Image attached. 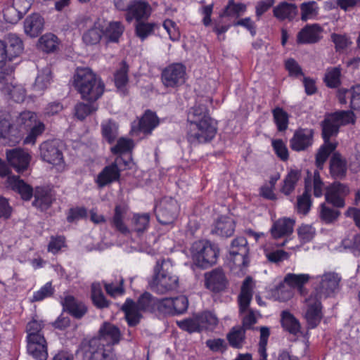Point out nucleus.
Returning <instances> with one entry per match:
<instances>
[{
	"label": "nucleus",
	"mask_w": 360,
	"mask_h": 360,
	"mask_svg": "<svg viewBox=\"0 0 360 360\" xmlns=\"http://www.w3.org/2000/svg\"><path fill=\"white\" fill-rule=\"evenodd\" d=\"M355 120V115L351 110H339L326 115L321 124L324 143L316 155V165L319 169H323L328 156L337 147V144L330 142V139L338 134L340 126L354 124Z\"/></svg>",
	"instance_id": "obj_1"
},
{
	"label": "nucleus",
	"mask_w": 360,
	"mask_h": 360,
	"mask_svg": "<svg viewBox=\"0 0 360 360\" xmlns=\"http://www.w3.org/2000/svg\"><path fill=\"white\" fill-rule=\"evenodd\" d=\"M188 132L186 138L193 145L210 141L217 134V124L210 117L205 104L197 103L187 115Z\"/></svg>",
	"instance_id": "obj_2"
},
{
	"label": "nucleus",
	"mask_w": 360,
	"mask_h": 360,
	"mask_svg": "<svg viewBox=\"0 0 360 360\" xmlns=\"http://www.w3.org/2000/svg\"><path fill=\"white\" fill-rule=\"evenodd\" d=\"M72 85L83 100L94 102L101 97L105 84L101 79L88 68H77Z\"/></svg>",
	"instance_id": "obj_3"
},
{
	"label": "nucleus",
	"mask_w": 360,
	"mask_h": 360,
	"mask_svg": "<svg viewBox=\"0 0 360 360\" xmlns=\"http://www.w3.org/2000/svg\"><path fill=\"white\" fill-rule=\"evenodd\" d=\"M158 299L150 293H143L135 302L131 299H127L122 306L124 312L125 319L130 327L137 326L143 318L141 311L153 313L156 311Z\"/></svg>",
	"instance_id": "obj_4"
},
{
	"label": "nucleus",
	"mask_w": 360,
	"mask_h": 360,
	"mask_svg": "<svg viewBox=\"0 0 360 360\" xmlns=\"http://www.w3.org/2000/svg\"><path fill=\"white\" fill-rule=\"evenodd\" d=\"M312 187L315 197L322 196L324 184L318 169L314 170V172L307 171V176L304 178V191L297 198L296 209L299 214L306 215L309 213L312 205L311 199Z\"/></svg>",
	"instance_id": "obj_5"
},
{
	"label": "nucleus",
	"mask_w": 360,
	"mask_h": 360,
	"mask_svg": "<svg viewBox=\"0 0 360 360\" xmlns=\"http://www.w3.org/2000/svg\"><path fill=\"white\" fill-rule=\"evenodd\" d=\"M150 288L159 294L175 290L179 287V277L173 272V267L169 261H162L157 264L155 274L149 282Z\"/></svg>",
	"instance_id": "obj_6"
},
{
	"label": "nucleus",
	"mask_w": 360,
	"mask_h": 360,
	"mask_svg": "<svg viewBox=\"0 0 360 360\" xmlns=\"http://www.w3.org/2000/svg\"><path fill=\"white\" fill-rule=\"evenodd\" d=\"M191 252L195 264L205 269L217 262L219 250L215 244L208 240H199L193 244Z\"/></svg>",
	"instance_id": "obj_7"
},
{
	"label": "nucleus",
	"mask_w": 360,
	"mask_h": 360,
	"mask_svg": "<svg viewBox=\"0 0 360 360\" xmlns=\"http://www.w3.org/2000/svg\"><path fill=\"white\" fill-rule=\"evenodd\" d=\"M252 280L250 277H247L241 286L240 292L238 295L239 311L243 314L248 311V314L243 318V328L251 329L252 326L256 323L257 319L255 312L249 309L250 302L252 298Z\"/></svg>",
	"instance_id": "obj_8"
},
{
	"label": "nucleus",
	"mask_w": 360,
	"mask_h": 360,
	"mask_svg": "<svg viewBox=\"0 0 360 360\" xmlns=\"http://www.w3.org/2000/svg\"><path fill=\"white\" fill-rule=\"evenodd\" d=\"M115 6L117 9L126 11L125 19L128 22L133 20L141 22L147 20L151 15L152 8L145 1H132L127 4L121 1H115Z\"/></svg>",
	"instance_id": "obj_9"
},
{
	"label": "nucleus",
	"mask_w": 360,
	"mask_h": 360,
	"mask_svg": "<svg viewBox=\"0 0 360 360\" xmlns=\"http://www.w3.org/2000/svg\"><path fill=\"white\" fill-rule=\"evenodd\" d=\"M128 162L122 157L117 156L114 162L105 166L98 174L95 182L98 187L102 188L113 182L118 181L120 179L121 171L127 166Z\"/></svg>",
	"instance_id": "obj_10"
},
{
	"label": "nucleus",
	"mask_w": 360,
	"mask_h": 360,
	"mask_svg": "<svg viewBox=\"0 0 360 360\" xmlns=\"http://www.w3.org/2000/svg\"><path fill=\"white\" fill-rule=\"evenodd\" d=\"M78 27L83 31V42L88 46L98 44L104 35V26L99 20L93 21L89 18H84L79 22Z\"/></svg>",
	"instance_id": "obj_11"
},
{
	"label": "nucleus",
	"mask_w": 360,
	"mask_h": 360,
	"mask_svg": "<svg viewBox=\"0 0 360 360\" xmlns=\"http://www.w3.org/2000/svg\"><path fill=\"white\" fill-rule=\"evenodd\" d=\"M249 246L247 239L245 237H237L231 242L229 248V260L233 265L242 269L246 267L250 259Z\"/></svg>",
	"instance_id": "obj_12"
},
{
	"label": "nucleus",
	"mask_w": 360,
	"mask_h": 360,
	"mask_svg": "<svg viewBox=\"0 0 360 360\" xmlns=\"http://www.w3.org/2000/svg\"><path fill=\"white\" fill-rule=\"evenodd\" d=\"M158 221L162 225L172 224L179 212L177 201L169 197L163 198L155 209Z\"/></svg>",
	"instance_id": "obj_13"
},
{
	"label": "nucleus",
	"mask_w": 360,
	"mask_h": 360,
	"mask_svg": "<svg viewBox=\"0 0 360 360\" xmlns=\"http://www.w3.org/2000/svg\"><path fill=\"white\" fill-rule=\"evenodd\" d=\"M14 116L6 110L0 111V138L10 144L20 141L21 135L18 129L15 128L11 123Z\"/></svg>",
	"instance_id": "obj_14"
},
{
	"label": "nucleus",
	"mask_w": 360,
	"mask_h": 360,
	"mask_svg": "<svg viewBox=\"0 0 360 360\" xmlns=\"http://www.w3.org/2000/svg\"><path fill=\"white\" fill-rule=\"evenodd\" d=\"M186 67L181 63H173L162 72V81L167 87H176L185 82Z\"/></svg>",
	"instance_id": "obj_15"
},
{
	"label": "nucleus",
	"mask_w": 360,
	"mask_h": 360,
	"mask_svg": "<svg viewBox=\"0 0 360 360\" xmlns=\"http://www.w3.org/2000/svg\"><path fill=\"white\" fill-rule=\"evenodd\" d=\"M85 356L88 360H115L113 348L94 338L89 342Z\"/></svg>",
	"instance_id": "obj_16"
},
{
	"label": "nucleus",
	"mask_w": 360,
	"mask_h": 360,
	"mask_svg": "<svg viewBox=\"0 0 360 360\" xmlns=\"http://www.w3.org/2000/svg\"><path fill=\"white\" fill-rule=\"evenodd\" d=\"M314 130L310 128H300L290 139V148L296 152L304 151L314 143Z\"/></svg>",
	"instance_id": "obj_17"
},
{
	"label": "nucleus",
	"mask_w": 360,
	"mask_h": 360,
	"mask_svg": "<svg viewBox=\"0 0 360 360\" xmlns=\"http://www.w3.org/2000/svg\"><path fill=\"white\" fill-rule=\"evenodd\" d=\"M6 155L8 164L17 172H23L27 169L31 160V155L27 151L20 148H16L6 150Z\"/></svg>",
	"instance_id": "obj_18"
},
{
	"label": "nucleus",
	"mask_w": 360,
	"mask_h": 360,
	"mask_svg": "<svg viewBox=\"0 0 360 360\" xmlns=\"http://www.w3.org/2000/svg\"><path fill=\"white\" fill-rule=\"evenodd\" d=\"M319 279V291H316L319 296L328 297L333 293L338 288L341 281V276L334 272H325L323 275L317 277Z\"/></svg>",
	"instance_id": "obj_19"
},
{
	"label": "nucleus",
	"mask_w": 360,
	"mask_h": 360,
	"mask_svg": "<svg viewBox=\"0 0 360 360\" xmlns=\"http://www.w3.org/2000/svg\"><path fill=\"white\" fill-rule=\"evenodd\" d=\"M40 155L44 161L53 165L63 162V155L59 148L58 142L55 140L43 142L39 147Z\"/></svg>",
	"instance_id": "obj_20"
},
{
	"label": "nucleus",
	"mask_w": 360,
	"mask_h": 360,
	"mask_svg": "<svg viewBox=\"0 0 360 360\" xmlns=\"http://www.w3.org/2000/svg\"><path fill=\"white\" fill-rule=\"evenodd\" d=\"M349 193V188L346 184L340 182H334L326 189L325 198L327 203H330L335 207L345 206V197Z\"/></svg>",
	"instance_id": "obj_21"
},
{
	"label": "nucleus",
	"mask_w": 360,
	"mask_h": 360,
	"mask_svg": "<svg viewBox=\"0 0 360 360\" xmlns=\"http://www.w3.org/2000/svg\"><path fill=\"white\" fill-rule=\"evenodd\" d=\"M321 296H319L317 292H312L310 296L305 300L308 307L305 316L308 325L311 328L316 327L321 321Z\"/></svg>",
	"instance_id": "obj_22"
},
{
	"label": "nucleus",
	"mask_w": 360,
	"mask_h": 360,
	"mask_svg": "<svg viewBox=\"0 0 360 360\" xmlns=\"http://www.w3.org/2000/svg\"><path fill=\"white\" fill-rule=\"evenodd\" d=\"M122 334L120 328L108 322H105L100 327L99 336L95 340H99L100 342H103L108 347H112L117 345L121 340Z\"/></svg>",
	"instance_id": "obj_23"
},
{
	"label": "nucleus",
	"mask_w": 360,
	"mask_h": 360,
	"mask_svg": "<svg viewBox=\"0 0 360 360\" xmlns=\"http://www.w3.org/2000/svg\"><path fill=\"white\" fill-rule=\"evenodd\" d=\"M226 285L227 279L221 269L217 268L205 274V285L207 289L220 292L226 288Z\"/></svg>",
	"instance_id": "obj_24"
},
{
	"label": "nucleus",
	"mask_w": 360,
	"mask_h": 360,
	"mask_svg": "<svg viewBox=\"0 0 360 360\" xmlns=\"http://www.w3.org/2000/svg\"><path fill=\"white\" fill-rule=\"evenodd\" d=\"M27 353L36 360H46L47 344L44 336L27 340Z\"/></svg>",
	"instance_id": "obj_25"
},
{
	"label": "nucleus",
	"mask_w": 360,
	"mask_h": 360,
	"mask_svg": "<svg viewBox=\"0 0 360 360\" xmlns=\"http://www.w3.org/2000/svg\"><path fill=\"white\" fill-rule=\"evenodd\" d=\"M321 32L319 25H307L297 33V42L301 44L317 43L321 38Z\"/></svg>",
	"instance_id": "obj_26"
},
{
	"label": "nucleus",
	"mask_w": 360,
	"mask_h": 360,
	"mask_svg": "<svg viewBox=\"0 0 360 360\" xmlns=\"http://www.w3.org/2000/svg\"><path fill=\"white\" fill-rule=\"evenodd\" d=\"M0 90L4 95L16 103H21L25 98V90L21 85H13L6 82V77L0 72Z\"/></svg>",
	"instance_id": "obj_27"
},
{
	"label": "nucleus",
	"mask_w": 360,
	"mask_h": 360,
	"mask_svg": "<svg viewBox=\"0 0 360 360\" xmlns=\"http://www.w3.org/2000/svg\"><path fill=\"white\" fill-rule=\"evenodd\" d=\"M34 197L33 205L42 211L49 208L55 200L53 191L46 187H37Z\"/></svg>",
	"instance_id": "obj_28"
},
{
	"label": "nucleus",
	"mask_w": 360,
	"mask_h": 360,
	"mask_svg": "<svg viewBox=\"0 0 360 360\" xmlns=\"http://www.w3.org/2000/svg\"><path fill=\"white\" fill-rule=\"evenodd\" d=\"M44 20L39 13L27 16L24 22V30L30 37H38L44 29Z\"/></svg>",
	"instance_id": "obj_29"
},
{
	"label": "nucleus",
	"mask_w": 360,
	"mask_h": 360,
	"mask_svg": "<svg viewBox=\"0 0 360 360\" xmlns=\"http://www.w3.org/2000/svg\"><path fill=\"white\" fill-rule=\"evenodd\" d=\"M63 309L76 319H81L87 312L86 305L77 301L73 296L67 295L62 301Z\"/></svg>",
	"instance_id": "obj_30"
},
{
	"label": "nucleus",
	"mask_w": 360,
	"mask_h": 360,
	"mask_svg": "<svg viewBox=\"0 0 360 360\" xmlns=\"http://www.w3.org/2000/svg\"><path fill=\"white\" fill-rule=\"evenodd\" d=\"M295 221L290 218H281L276 221L271 228V233L274 238L286 237L293 231Z\"/></svg>",
	"instance_id": "obj_31"
},
{
	"label": "nucleus",
	"mask_w": 360,
	"mask_h": 360,
	"mask_svg": "<svg viewBox=\"0 0 360 360\" xmlns=\"http://www.w3.org/2000/svg\"><path fill=\"white\" fill-rule=\"evenodd\" d=\"M8 186L15 192L18 193L24 200H30L33 195L32 188L20 179L18 176L8 177Z\"/></svg>",
	"instance_id": "obj_32"
},
{
	"label": "nucleus",
	"mask_w": 360,
	"mask_h": 360,
	"mask_svg": "<svg viewBox=\"0 0 360 360\" xmlns=\"http://www.w3.org/2000/svg\"><path fill=\"white\" fill-rule=\"evenodd\" d=\"M297 7L294 4L281 2L274 8L273 13L279 20H292L297 14Z\"/></svg>",
	"instance_id": "obj_33"
},
{
	"label": "nucleus",
	"mask_w": 360,
	"mask_h": 360,
	"mask_svg": "<svg viewBox=\"0 0 360 360\" xmlns=\"http://www.w3.org/2000/svg\"><path fill=\"white\" fill-rule=\"evenodd\" d=\"M347 162L340 154L335 153L330 161V173L335 179H342L347 174Z\"/></svg>",
	"instance_id": "obj_34"
},
{
	"label": "nucleus",
	"mask_w": 360,
	"mask_h": 360,
	"mask_svg": "<svg viewBox=\"0 0 360 360\" xmlns=\"http://www.w3.org/2000/svg\"><path fill=\"white\" fill-rule=\"evenodd\" d=\"M158 124L159 119L156 114L147 110L137 123V130L144 134H150Z\"/></svg>",
	"instance_id": "obj_35"
},
{
	"label": "nucleus",
	"mask_w": 360,
	"mask_h": 360,
	"mask_svg": "<svg viewBox=\"0 0 360 360\" xmlns=\"http://www.w3.org/2000/svg\"><path fill=\"white\" fill-rule=\"evenodd\" d=\"M234 231V221L230 217L224 216L217 219L212 232L221 236L229 237L232 236Z\"/></svg>",
	"instance_id": "obj_36"
},
{
	"label": "nucleus",
	"mask_w": 360,
	"mask_h": 360,
	"mask_svg": "<svg viewBox=\"0 0 360 360\" xmlns=\"http://www.w3.org/2000/svg\"><path fill=\"white\" fill-rule=\"evenodd\" d=\"M91 299L94 307L98 309L108 308L111 304V302L105 297L100 283H92Z\"/></svg>",
	"instance_id": "obj_37"
},
{
	"label": "nucleus",
	"mask_w": 360,
	"mask_h": 360,
	"mask_svg": "<svg viewBox=\"0 0 360 360\" xmlns=\"http://www.w3.org/2000/svg\"><path fill=\"white\" fill-rule=\"evenodd\" d=\"M127 210L124 207L120 205L115 207L114 215L111 219L112 226L122 234H127L130 232L127 225L124 223V218Z\"/></svg>",
	"instance_id": "obj_38"
},
{
	"label": "nucleus",
	"mask_w": 360,
	"mask_h": 360,
	"mask_svg": "<svg viewBox=\"0 0 360 360\" xmlns=\"http://www.w3.org/2000/svg\"><path fill=\"white\" fill-rule=\"evenodd\" d=\"M281 322L283 329L290 334L297 335L300 332V321L289 311L282 312Z\"/></svg>",
	"instance_id": "obj_39"
},
{
	"label": "nucleus",
	"mask_w": 360,
	"mask_h": 360,
	"mask_svg": "<svg viewBox=\"0 0 360 360\" xmlns=\"http://www.w3.org/2000/svg\"><path fill=\"white\" fill-rule=\"evenodd\" d=\"M196 314L200 325V332L202 330H213L218 325L219 319L212 311H205Z\"/></svg>",
	"instance_id": "obj_40"
},
{
	"label": "nucleus",
	"mask_w": 360,
	"mask_h": 360,
	"mask_svg": "<svg viewBox=\"0 0 360 360\" xmlns=\"http://www.w3.org/2000/svg\"><path fill=\"white\" fill-rule=\"evenodd\" d=\"M301 177V171L291 169L283 180L281 192L286 195H290L295 188L297 181Z\"/></svg>",
	"instance_id": "obj_41"
},
{
	"label": "nucleus",
	"mask_w": 360,
	"mask_h": 360,
	"mask_svg": "<svg viewBox=\"0 0 360 360\" xmlns=\"http://www.w3.org/2000/svg\"><path fill=\"white\" fill-rule=\"evenodd\" d=\"M342 68L340 66L326 69L323 81L329 88H337L341 84Z\"/></svg>",
	"instance_id": "obj_42"
},
{
	"label": "nucleus",
	"mask_w": 360,
	"mask_h": 360,
	"mask_svg": "<svg viewBox=\"0 0 360 360\" xmlns=\"http://www.w3.org/2000/svg\"><path fill=\"white\" fill-rule=\"evenodd\" d=\"M124 27L120 21H112L104 29V35L110 42H118L122 35Z\"/></svg>",
	"instance_id": "obj_43"
},
{
	"label": "nucleus",
	"mask_w": 360,
	"mask_h": 360,
	"mask_svg": "<svg viewBox=\"0 0 360 360\" xmlns=\"http://www.w3.org/2000/svg\"><path fill=\"white\" fill-rule=\"evenodd\" d=\"M246 10L247 6L245 4L229 0L223 13L220 15V18L224 17L238 18L243 15Z\"/></svg>",
	"instance_id": "obj_44"
},
{
	"label": "nucleus",
	"mask_w": 360,
	"mask_h": 360,
	"mask_svg": "<svg viewBox=\"0 0 360 360\" xmlns=\"http://www.w3.org/2000/svg\"><path fill=\"white\" fill-rule=\"evenodd\" d=\"M229 345L234 348L242 347L245 339V328L241 326L233 327L227 334Z\"/></svg>",
	"instance_id": "obj_45"
},
{
	"label": "nucleus",
	"mask_w": 360,
	"mask_h": 360,
	"mask_svg": "<svg viewBox=\"0 0 360 360\" xmlns=\"http://www.w3.org/2000/svg\"><path fill=\"white\" fill-rule=\"evenodd\" d=\"M103 137L109 143H112L118 136V125L112 120H107L101 123Z\"/></svg>",
	"instance_id": "obj_46"
},
{
	"label": "nucleus",
	"mask_w": 360,
	"mask_h": 360,
	"mask_svg": "<svg viewBox=\"0 0 360 360\" xmlns=\"http://www.w3.org/2000/svg\"><path fill=\"white\" fill-rule=\"evenodd\" d=\"M28 11H24L20 8V6H16L15 2L13 5L5 7L3 10L4 20L11 24H15L22 18Z\"/></svg>",
	"instance_id": "obj_47"
},
{
	"label": "nucleus",
	"mask_w": 360,
	"mask_h": 360,
	"mask_svg": "<svg viewBox=\"0 0 360 360\" xmlns=\"http://www.w3.org/2000/svg\"><path fill=\"white\" fill-rule=\"evenodd\" d=\"M52 81V72L49 66L41 70L35 79L34 88L37 91H44L51 84Z\"/></svg>",
	"instance_id": "obj_48"
},
{
	"label": "nucleus",
	"mask_w": 360,
	"mask_h": 360,
	"mask_svg": "<svg viewBox=\"0 0 360 360\" xmlns=\"http://www.w3.org/2000/svg\"><path fill=\"white\" fill-rule=\"evenodd\" d=\"M329 203H322L319 206V214L321 220L326 224H331L336 221L340 212L331 207Z\"/></svg>",
	"instance_id": "obj_49"
},
{
	"label": "nucleus",
	"mask_w": 360,
	"mask_h": 360,
	"mask_svg": "<svg viewBox=\"0 0 360 360\" xmlns=\"http://www.w3.org/2000/svg\"><path fill=\"white\" fill-rule=\"evenodd\" d=\"M158 27L155 22H138L135 25V34L141 41H144L148 37L153 35Z\"/></svg>",
	"instance_id": "obj_50"
},
{
	"label": "nucleus",
	"mask_w": 360,
	"mask_h": 360,
	"mask_svg": "<svg viewBox=\"0 0 360 360\" xmlns=\"http://www.w3.org/2000/svg\"><path fill=\"white\" fill-rule=\"evenodd\" d=\"M309 275L307 274H295L288 273L284 278V282L291 288L299 289L302 292L303 285L309 281Z\"/></svg>",
	"instance_id": "obj_51"
},
{
	"label": "nucleus",
	"mask_w": 360,
	"mask_h": 360,
	"mask_svg": "<svg viewBox=\"0 0 360 360\" xmlns=\"http://www.w3.org/2000/svg\"><path fill=\"white\" fill-rule=\"evenodd\" d=\"M58 46V39L53 34H46L39 40V47L46 53L55 51Z\"/></svg>",
	"instance_id": "obj_52"
},
{
	"label": "nucleus",
	"mask_w": 360,
	"mask_h": 360,
	"mask_svg": "<svg viewBox=\"0 0 360 360\" xmlns=\"http://www.w3.org/2000/svg\"><path fill=\"white\" fill-rule=\"evenodd\" d=\"M128 71L129 66L126 62L122 61L120 69L117 70L115 74V86L118 90L123 93H124L125 86L128 82Z\"/></svg>",
	"instance_id": "obj_53"
},
{
	"label": "nucleus",
	"mask_w": 360,
	"mask_h": 360,
	"mask_svg": "<svg viewBox=\"0 0 360 360\" xmlns=\"http://www.w3.org/2000/svg\"><path fill=\"white\" fill-rule=\"evenodd\" d=\"M274 121L279 131H284L288 126L289 116L282 108L276 107L272 110Z\"/></svg>",
	"instance_id": "obj_54"
},
{
	"label": "nucleus",
	"mask_w": 360,
	"mask_h": 360,
	"mask_svg": "<svg viewBox=\"0 0 360 360\" xmlns=\"http://www.w3.org/2000/svg\"><path fill=\"white\" fill-rule=\"evenodd\" d=\"M150 214L148 213L135 214L132 218V229L138 234L144 232L149 226Z\"/></svg>",
	"instance_id": "obj_55"
},
{
	"label": "nucleus",
	"mask_w": 360,
	"mask_h": 360,
	"mask_svg": "<svg viewBox=\"0 0 360 360\" xmlns=\"http://www.w3.org/2000/svg\"><path fill=\"white\" fill-rule=\"evenodd\" d=\"M7 41L8 43V52L10 58L13 59L18 56L23 50L22 41L20 38L15 34L10 33L7 36Z\"/></svg>",
	"instance_id": "obj_56"
},
{
	"label": "nucleus",
	"mask_w": 360,
	"mask_h": 360,
	"mask_svg": "<svg viewBox=\"0 0 360 360\" xmlns=\"http://www.w3.org/2000/svg\"><path fill=\"white\" fill-rule=\"evenodd\" d=\"M300 10L301 19L303 21L315 19L319 14V7L315 1L302 3Z\"/></svg>",
	"instance_id": "obj_57"
},
{
	"label": "nucleus",
	"mask_w": 360,
	"mask_h": 360,
	"mask_svg": "<svg viewBox=\"0 0 360 360\" xmlns=\"http://www.w3.org/2000/svg\"><path fill=\"white\" fill-rule=\"evenodd\" d=\"M16 120L15 122L20 128L28 129L37 121V115L31 111H24L20 112L18 116L13 115Z\"/></svg>",
	"instance_id": "obj_58"
},
{
	"label": "nucleus",
	"mask_w": 360,
	"mask_h": 360,
	"mask_svg": "<svg viewBox=\"0 0 360 360\" xmlns=\"http://www.w3.org/2000/svg\"><path fill=\"white\" fill-rule=\"evenodd\" d=\"M176 324L181 330L189 333L200 332L197 314H194L192 317L184 320L177 321Z\"/></svg>",
	"instance_id": "obj_59"
},
{
	"label": "nucleus",
	"mask_w": 360,
	"mask_h": 360,
	"mask_svg": "<svg viewBox=\"0 0 360 360\" xmlns=\"http://www.w3.org/2000/svg\"><path fill=\"white\" fill-rule=\"evenodd\" d=\"M260 340L259 342L258 353L260 356L259 360H267L266 345L270 335L269 329L267 327H261Z\"/></svg>",
	"instance_id": "obj_60"
},
{
	"label": "nucleus",
	"mask_w": 360,
	"mask_h": 360,
	"mask_svg": "<svg viewBox=\"0 0 360 360\" xmlns=\"http://www.w3.org/2000/svg\"><path fill=\"white\" fill-rule=\"evenodd\" d=\"M134 148V142L130 139L120 138L116 145L111 148V152L115 155L129 152Z\"/></svg>",
	"instance_id": "obj_61"
},
{
	"label": "nucleus",
	"mask_w": 360,
	"mask_h": 360,
	"mask_svg": "<svg viewBox=\"0 0 360 360\" xmlns=\"http://www.w3.org/2000/svg\"><path fill=\"white\" fill-rule=\"evenodd\" d=\"M30 128V131L24 139V143L34 145L37 138L44 132L45 127L42 122L36 121Z\"/></svg>",
	"instance_id": "obj_62"
},
{
	"label": "nucleus",
	"mask_w": 360,
	"mask_h": 360,
	"mask_svg": "<svg viewBox=\"0 0 360 360\" xmlns=\"http://www.w3.org/2000/svg\"><path fill=\"white\" fill-rule=\"evenodd\" d=\"M44 327L42 321H37L35 319L32 320L27 324L26 331L27 333V340L37 337H42L44 334L41 330Z\"/></svg>",
	"instance_id": "obj_63"
},
{
	"label": "nucleus",
	"mask_w": 360,
	"mask_h": 360,
	"mask_svg": "<svg viewBox=\"0 0 360 360\" xmlns=\"http://www.w3.org/2000/svg\"><path fill=\"white\" fill-rule=\"evenodd\" d=\"M97 108L91 103H79L75 107V116L80 120L96 111Z\"/></svg>",
	"instance_id": "obj_64"
}]
</instances>
